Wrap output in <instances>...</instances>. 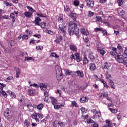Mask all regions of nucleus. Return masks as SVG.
<instances>
[{
  "mask_svg": "<svg viewBox=\"0 0 127 127\" xmlns=\"http://www.w3.org/2000/svg\"><path fill=\"white\" fill-rule=\"evenodd\" d=\"M96 18L97 19L96 21H98V22L100 23H103V21L101 16H96Z\"/></svg>",
  "mask_w": 127,
  "mask_h": 127,
  "instance_id": "c85d7f7f",
  "label": "nucleus"
},
{
  "mask_svg": "<svg viewBox=\"0 0 127 127\" xmlns=\"http://www.w3.org/2000/svg\"><path fill=\"white\" fill-rule=\"evenodd\" d=\"M78 26H79V24L77 22L69 23L68 32L70 35H74L75 34L78 36L79 31Z\"/></svg>",
  "mask_w": 127,
  "mask_h": 127,
  "instance_id": "f257e3e1",
  "label": "nucleus"
},
{
  "mask_svg": "<svg viewBox=\"0 0 127 127\" xmlns=\"http://www.w3.org/2000/svg\"><path fill=\"white\" fill-rule=\"evenodd\" d=\"M62 40V37L60 35H58L55 41L56 43H59Z\"/></svg>",
  "mask_w": 127,
  "mask_h": 127,
  "instance_id": "dca6fc26",
  "label": "nucleus"
},
{
  "mask_svg": "<svg viewBox=\"0 0 127 127\" xmlns=\"http://www.w3.org/2000/svg\"><path fill=\"white\" fill-rule=\"evenodd\" d=\"M117 2L119 6H121V5L123 4V0H118L117 1Z\"/></svg>",
  "mask_w": 127,
  "mask_h": 127,
  "instance_id": "5fc2aeb1",
  "label": "nucleus"
},
{
  "mask_svg": "<svg viewBox=\"0 0 127 127\" xmlns=\"http://www.w3.org/2000/svg\"><path fill=\"white\" fill-rule=\"evenodd\" d=\"M83 62L84 65H86L87 63H89V60L87 58V57H84V58L83 59Z\"/></svg>",
  "mask_w": 127,
  "mask_h": 127,
  "instance_id": "cd10ccee",
  "label": "nucleus"
},
{
  "mask_svg": "<svg viewBox=\"0 0 127 127\" xmlns=\"http://www.w3.org/2000/svg\"><path fill=\"white\" fill-rule=\"evenodd\" d=\"M50 56L55 57V58H58V57H59V56L56 54V53H51Z\"/></svg>",
  "mask_w": 127,
  "mask_h": 127,
  "instance_id": "e433bc0d",
  "label": "nucleus"
},
{
  "mask_svg": "<svg viewBox=\"0 0 127 127\" xmlns=\"http://www.w3.org/2000/svg\"><path fill=\"white\" fill-rule=\"evenodd\" d=\"M53 126V127H58V121L57 120L55 121L54 122Z\"/></svg>",
  "mask_w": 127,
  "mask_h": 127,
  "instance_id": "a18cd8bd",
  "label": "nucleus"
},
{
  "mask_svg": "<svg viewBox=\"0 0 127 127\" xmlns=\"http://www.w3.org/2000/svg\"><path fill=\"white\" fill-rule=\"evenodd\" d=\"M62 78V74H58L57 75V79L58 81H60V80Z\"/></svg>",
  "mask_w": 127,
  "mask_h": 127,
  "instance_id": "49530a36",
  "label": "nucleus"
},
{
  "mask_svg": "<svg viewBox=\"0 0 127 127\" xmlns=\"http://www.w3.org/2000/svg\"><path fill=\"white\" fill-rule=\"evenodd\" d=\"M46 33H48L49 34H50L51 35H53L54 34V33L53 31L50 30H46Z\"/></svg>",
  "mask_w": 127,
  "mask_h": 127,
  "instance_id": "79ce46f5",
  "label": "nucleus"
},
{
  "mask_svg": "<svg viewBox=\"0 0 127 127\" xmlns=\"http://www.w3.org/2000/svg\"><path fill=\"white\" fill-rule=\"evenodd\" d=\"M27 107L29 110H32L33 109V107L32 106V105L31 104H28L27 105Z\"/></svg>",
  "mask_w": 127,
  "mask_h": 127,
  "instance_id": "13d9d810",
  "label": "nucleus"
},
{
  "mask_svg": "<svg viewBox=\"0 0 127 127\" xmlns=\"http://www.w3.org/2000/svg\"><path fill=\"white\" fill-rule=\"evenodd\" d=\"M30 124V123L27 120H25V122H24V125L27 126V127H28V126H29Z\"/></svg>",
  "mask_w": 127,
  "mask_h": 127,
  "instance_id": "774afa93",
  "label": "nucleus"
},
{
  "mask_svg": "<svg viewBox=\"0 0 127 127\" xmlns=\"http://www.w3.org/2000/svg\"><path fill=\"white\" fill-rule=\"evenodd\" d=\"M109 110L110 111H111L113 114H116L117 113V112H118V110L113 109V108H109Z\"/></svg>",
  "mask_w": 127,
  "mask_h": 127,
  "instance_id": "ea45409f",
  "label": "nucleus"
},
{
  "mask_svg": "<svg viewBox=\"0 0 127 127\" xmlns=\"http://www.w3.org/2000/svg\"><path fill=\"white\" fill-rule=\"evenodd\" d=\"M24 15L26 17H28L29 18H30V17L32 16V13L30 12H26L24 13Z\"/></svg>",
  "mask_w": 127,
  "mask_h": 127,
  "instance_id": "4be33fe9",
  "label": "nucleus"
},
{
  "mask_svg": "<svg viewBox=\"0 0 127 127\" xmlns=\"http://www.w3.org/2000/svg\"><path fill=\"white\" fill-rule=\"evenodd\" d=\"M101 82L102 83V84H103L105 88H109V85H108L107 82H106V81H105L103 79H101Z\"/></svg>",
  "mask_w": 127,
  "mask_h": 127,
  "instance_id": "2f4dec72",
  "label": "nucleus"
},
{
  "mask_svg": "<svg viewBox=\"0 0 127 127\" xmlns=\"http://www.w3.org/2000/svg\"><path fill=\"white\" fill-rule=\"evenodd\" d=\"M26 60H34V59L32 58V57H26L25 58V61H26Z\"/></svg>",
  "mask_w": 127,
  "mask_h": 127,
  "instance_id": "3c124183",
  "label": "nucleus"
},
{
  "mask_svg": "<svg viewBox=\"0 0 127 127\" xmlns=\"http://www.w3.org/2000/svg\"><path fill=\"white\" fill-rule=\"evenodd\" d=\"M87 123H88V124H93L94 121L91 119H88L87 120Z\"/></svg>",
  "mask_w": 127,
  "mask_h": 127,
  "instance_id": "864d4df0",
  "label": "nucleus"
},
{
  "mask_svg": "<svg viewBox=\"0 0 127 127\" xmlns=\"http://www.w3.org/2000/svg\"><path fill=\"white\" fill-rule=\"evenodd\" d=\"M80 110L81 111L82 113L84 114V113H87V112H89L88 109H86V108L82 107L80 109Z\"/></svg>",
  "mask_w": 127,
  "mask_h": 127,
  "instance_id": "473e14b6",
  "label": "nucleus"
},
{
  "mask_svg": "<svg viewBox=\"0 0 127 127\" xmlns=\"http://www.w3.org/2000/svg\"><path fill=\"white\" fill-rule=\"evenodd\" d=\"M15 71H16V78H19L20 75V70L17 67H15Z\"/></svg>",
  "mask_w": 127,
  "mask_h": 127,
  "instance_id": "4468645a",
  "label": "nucleus"
},
{
  "mask_svg": "<svg viewBox=\"0 0 127 127\" xmlns=\"http://www.w3.org/2000/svg\"><path fill=\"white\" fill-rule=\"evenodd\" d=\"M69 48L72 51H77V46L74 44H70L69 46Z\"/></svg>",
  "mask_w": 127,
  "mask_h": 127,
  "instance_id": "6ab92c4d",
  "label": "nucleus"
},
{
  "mask_svg": "<svg viewBox=\"0 0 127 127\" xmlns=\"http://www.w3.org/2000/svg\"><path fill=\"white\" fill-rule=\"evenodd\" d=\"M37 113H36V112H34V114L31 115V117L32 118V119H35V118L37 117Z\"/></svg>",
  "mask_w": 127,
  "mask_h": 127,
  "instance_id": "37998d69",
  "label": "nucleus"
},
{
  "mask_svg": "<svg viewBox=\"0 0 127 127\" xmlns=\"http://www.w3.org/2000/svg\"><path fill=\"white\" fill-rule=\"evenodd\" d=\"M80 31L82 34H83V35H85L86 36H87V35H89V32L86 30V29L84 28H81Z\"/></svg>",
  "mask_w": 127,
  "mask_h": 127,
  "instance_id": "ddd939ff",
  "label": "nucleus"
},
{
  "mask_svg": "<svg viewBox=\"0 0 127 127\" xmlns=\"http://www.w3.org/2000/svg\"><path fill=\"white\" fill-rule=\"evenodd\" d=\"M89 69L90 71H95V70H96V64H95V63L90 64Z\"/></svg>",
  "mask_w": 127,
  "mask_h": 127,
  "instance_id": "f8f14e48",
  "label": "nucleus"
},
{
  "mask_svg": "<svg viewBox=\"0 0 127 127\" xmlns=\"http://www.w3.org/2000/svg\"><path fill=\"white\" fill-rule=\"evenodd\" d=\"M4 116L8 121H13V113L8 108H7L4 112Z\"/></svg>",
  "mask_w": 127,
  "mask_h": 127,
  "instance_id": "f03ea898",
  "label": "nucleus"
},
{
  "mask_svg": "<svg viewBox=\"0 0 127 127\" xmlns=\"http://www.w3.org/2000/svg\"><path fill=\"white\" fill-rule=\"evenodd\" d=\"M117 51H118V49L112 47L111 48V50L110 51V53L111 55H112V56H117L118 54H119V53H118Z\"/></svg>",
  "mask_w": 127,
  "mask_h": 127,
  "instance_id": "0eeeda50",
  "label": "nucleus"
},
{
  "mask_svg": "<svg viewBox=\"0 0 127 127\" xmlns=\"http://www.w3.org/2000/svg\"><path fill=\"white\" fill-rule=\"evenodd\" d=\"M39 26H41L42 28H45V26H46V23H40L39 25Z\"/></svg>",
  "mask_w": 127,
  "mask_h": 127,
  "instance_id": "58836bf2",
  "label": "nucleus"
},
{
  "mask_svg": "<svg viewBox=\"0 0 127 127\" xmlns=\"http://www.w3.org/2000/svg\"><path fill=\"white\" fill-rule=\"evenodd\" d=\"M105 122L107 124L106 125L108 126V127H113V125L112 124V123H111V121L109 120H106Z\"/></svg>",
  "mask_w": 127,
  "mask_h": 127,
  "instance_id": "a878e982",
  "label": "nucleus"
},
{
  "mask_svg": "<svg viewBox=\"0 0 127 127\" xmlns=\"http://www.w3.org/2000/svg\"><path fill=\"white\" fill-rule=\"evenodd\" d=\"M64 11L66 13H69V12H72V11H71V8H70V7L68 6H64Z\"/></svg>",
  "mask_w": 127,
  "mask_h": 127,
  "instance_id": "412c9836",
  "label": "nucleus"
},
{
  "mask_svg": "<svg viewBox=\"0 0 127 127\" xmlns=\"http://www.w3.org/2000/svg\"><path fill=\"white\" fill-rule=\"evenodd\" d=\"M73 4L75 6H78L80 4V2L79 1L75 0L73 2Z\"/></svg>",
  "mask_w": 127,
  "mask_h": 127,
  "instance_id": "c03bdc74",
  "label": "nucleus"
},
{
  "mask_svg": "<svg viewBox=\"0 0 127 127\" xmlns=\"http://www.w3.org/2000/svg\"><path fill=\"white\" fill-rule=\"evenodd\" d=\"M37 15L39 17H46V16L42 13H37Z\"/></svg>",
  "mask_w": 127,
  "mask_h": 127,
  "instance_id": "09e8293b",
  "label": "nucleus"
},
{
  "mask_svg": "<svg viewBox=\"0 0 127 127\" xmlns=\"http://www.w3.org/2000/svg\"><path fill=\"white\" fill-rule=\"evenodd\" d=\"M40 88L42 91H46L47 89V86L44 83H41L40 85Z\"/></svg>",
  "mask_w": 127,
  "mask_h": 127,
  "instance_id": "2eb2a0df",
  "label": "nucleus"
},
{
  "mask_svg": "<svg viewBox=\"0 0 127 127\" xmlns=\"http://www.w3.org/2000/svg\"><path fill=\"white\" fill-rule=\"evenodd\" d=\"M12 80H13V77L12 76H10V77H8V78H7L6 81L9 82V81H12Z\"/></svg>",
  "mask_w": 127,
  "mask_h": 127,
  "instance_id": "6e6d98bb",
  "label": "nucleus"
},
{
  "mask_svg": "<svg viewBox=\"0 0 127 127\" xmlns=\"http://www.w3.org/2000/svg\"><path fill=\"white\" fill-rule=\"evenodd\" d=\"M34 93H35V90L32 89H29L28 90V95H29V96H33Z\"/></svg>",
  "mask_w": 127,
  "mask_h": 127,
  "instance_id": "a211bd4d",
  "label": "nucleus"
},
{
  "mask_svg": "<svg viewBox=\"0 0 127 127\" xmlns=\"http://www.w3.org/2000/svg\"><path fill=\"white\" fill-rule=\"evenodd\" d=\"M107 81L109 83V85L110 87L112 88V89H116V86H115V83L113 82L112 79H109V80H107Z\"/></svg>",
  "mask_w": 127,
  "mask_h": 127,
  "instance_id": "1a4fd4ad",
  "label": "nucleus"
},
{
  "mask_svg": "<svg viewBox=\"0 0 127 127\" xmlns=\"http://www.w3.org/2000/svg\"><path fill=\"white\" fill-rule=\"evenodd\" d=\"M94 14H95V13H94L91 11H89L88 12V16L89 17H92V16H93Z\"/></svg>",
  "mask_w": 127,
  "mask_h": 127,
  "instance_id": "a19ab883",
  "label": "nucleus"
},
{
  "mask_svg": "<svg viewBox=\"0 0 127 127\" xmlns=\"http://www.w3.org/2000/svg\"><path fill=\"white\" fill-rule=\"evenodd\" d=\"M56 75H61L62 74V71L61 68L56 69Z\"/></svg>",
  "mask_w": 127,
  "mask_h": 127,
  "instance_id": "393cba45",
  "label": "nucleus"
},
{
  "mask_svg": "<svg viewBox=\"0 0 127 127\" xmlns=\"http://www.w3.org/2000/svg\"><path fill=\"white\" fill-rule=\"evenodd\" d=\"M26 8L31 12H36V10H34L32 7L29 6H26Z\"/></svg>",
  "mask_w": 127,
  "mask_h": 127,
  "instance_id": "b1692460",
  "label": "nucleus"
},
{
  "mask_svg": "<svg viewBox=\"0 0 127 127\" xmlns=\"http://www.w3.org/2000/svg\"><path fill=\"white\" fill-rule=\"evenodd\" d=\"M103 69H106L107 70H109L110 68V66H109V64H108V63H105L104 65L102 67Z\"/></svg>",
  "mask_w": 127,
  "mask_h": 127,
  "instance_id": "c756f323",
  "label": "nucleus"
},
{
  "mask_svg": "<svg viewBox=\"0 0 127 127\" xmlns=\"http://www.w3.org/2000/svg\"><path fill=\"white\" fill-rule=\"evenodd\" d=\"M117 48L120 51H124V50L122 48V46L120 44H118L117 46Z\"/></svg>",
  "mask_w": 127,
  "mask_h": 127,
  "instance_id": "de8ad7c7",
  "label": "nucleus"
},
{
  "mask_svg": "<svg viewBox=\"0 0 127 127\" xmlns=\"http://www.w3.org/2000/svg\"><path fill=\"white\" fill-rule=\"evenodd\" d=\"M70 17H71L74 21H76L77 20V14L76 13H73V12H71L69 15Z\"/></svg>",
  "mask_w": 127,
  "mask_h": 127,
  "instance_id": "9d476101",
  "label": "nucleus"
},
{
  "mask_svg": "<svg viewBox=\"0 0 127 127\" xmlns=\"http://www.w3.org/2000/svg\"><path fill=\"white\" fill-rule=\"evenodd\" d=\"M97 52L98 53H100L101 55H104L106 54V51L104 50L103 47L102 46V44H101L100 41H98V44H97Z\"/></svg>",
  "mask_w": 127,
  "mask_h": 127,
  "instance_id": "20e7f679",
  "label": "nucleus"
},
{
  "mask_svg": "<svg viewBox=\"0 0 127 127\" xmlns=\"http://www.w3.org/2000/svg\"><path fill=\"white\" fill-rule=\"evenodd\" d=\"M81 103H86V102H88L89 101V98L87 97H82L80 98V100Z\"/></svg>",
  "mask_w": 127,
  "mask_h": 127,
  "instance_id": "aec40b11",
  "label": "nucleus"
},
{
  "mask_svg": "<svg viewBox=\"0 0 127 127\" xmlns=\"http://www.w3.org/2000/svg\"><path fill=\"white\" fill-rule=\"evenodd\" d=\"M43 107H44V106H43V104L41 103L37 106V109L38 110H39V111H41L42 110V109L43 108Z\"/></svg>",
  "mask_w": 127,
  "mask_h": 127,
  "instance_id": "bb28decb",
  "label": "nucleus"
},
{
  "mask_svg": "<svg viewBox=\"0 0 127 127\" xmlns=\"http://www.w3.org/2000/svg\"><path fill=\"white\" fill-rule=\"evenodd\" d=\"M66 75L67 76H72L73 75V72L70 70H67L65 72Z\"/></svg>",
  "mask_w": 127,
  "mask_h": 127,
  "instance_id": "f704fd0d",
  "label": "nucleus"
},
{
  "mask_svg": "<svg viewBox=\"0 0 127 127\" xmlns=\"http://www.w3.org/2000/svg\"><path fill=\"white\" fill-rule=\"evenodd\" d=\"M58 20L59 22H61V23H62V22H63V21H64V20L61 17H59Z\"/></svg>",
  "mask_w": 127,
  "mask_h": 127,
  "instance_id": "e2e57ef3",
  "label": "nucleus"
},
{
  "mask_svg": "<svg viewBox=\"0 0 127 127\" xmlns=\"http://www.w3.org/2000/svg\"><path fill=\"white\" fill-rule=\"evenodd\" d=\"M51 103H52V105H53V106H55V105H56V104H57V100L53 97H51Z\"/></svg>",
  "mask_w": 127,
  "mask_h": 127,
  "instance_id": "5701e85b",
  "label": "nucleus"
},
{
  "mask_svg": "<svg viewBox=\"0 0 127 127\" xmlns=\"http://www.w3.org/2000/svg\"><path fill=\"white\" fill-rule=\"evenodd\" d=\"M34 37H37V38H41V35L40 34H35L33 35Z\"/></svg>",
  "mask_w": 127,
  "mask_h": 127,
  "instance_id": "680f3d73",
  "label": "nucleus"
},
{
  "mask_svg": "<svg viewBox=\"0 0 127 127\" xmlns=\"http://www.w3.org/2000/svg\"><path fill=\"white\" fill-rule=\"evenodd\" d=\"M87 5L88 7H90V8H92V7H94V2L92 1H90L89 0H86Z\"/></svg>",
  "mask_w": 127,
  "mask_h": 127,
  "instance_id": "6e6552de",
  "label": "nucleus"
},
{
  "mask_svg": "<svg viewBox=\"0 0 127 127\" xmlns=\"http://www.w3.org/2000/svg\"><path fill=\"white\" fill-rule=\"evenodd\" d=\"M75 74H76L77 77H80V78H83L84 77V72H83V71L78 70L75 72Z\"/></svg>",
  "mask_w": 127,
  "mask_h": 127,
  "instance_id": "9b49d317",
  "label": "nucleus"
},
{
  "mask_svg": "<svg viewBox=\"0 0 127 127\" xmlns=\"http://www.w3.org/2000/svg\"><path fill=\"white\" fill-rule=\"evenodd\" d=\"M70 58H71V59H74L75 60H76L77 62L82 61V57H80V55L78 53H75V55H71Z\"/></svg>",
  "mask_w": 127,
  "mask_h": 127,
  "instance_id": "39448f33",
  "label": "nucleus"
},
{
  "mask_svg": "<svg viewBox=\"0 0 127 127\" xmlns=\"http://www.w3.org/2000/svg\"><path fill=\"white\" fill-rule=\"evenodd\" d=\"M10 18H12V19L15 18V15H14V13H11L10 14Z\"/></svg>",
  "mask_w": 127,
  "mask_h": 127,
  "instance_id": "338daca9",
  "label": "nucleus"
},
{
  "mask_svg": "<svg viewBox=\"0 0 127 127\" xmlns=\"http://www.w3.org/2000/svg\"><path fill=\"white\" fill-rule=\"evenodd\" d=\"M59 30L61 33H63V35H66V26H64L63 24L59 25Z\"/></svg>",
  "mask_w": 127,
  "mask_h": 127,
  "instance_id": "423d86ee",
  "label": "nucleus"
},
{
  "mask_svg": "<svg viewBox=\"0 0 127 127\" xmlns=\"http://www.w3.org/2000/svg\"><path fill=\"white\" fill-rule=\"evenodd\" d=\"M98 31H103V28H96V32H98Z\"/></svg>",
  "mask_w": 127,
  "mask_h": 127,
  "instance_id": "69168bd1",
  "label": "nucleus"
},
{
  "mask_svg": "<svg viewBox=\"0 0 127 127\" xmlns=\"http://www.w3.org/2000/svg\"><path fill=\"white\" fill-rule=\"evenodd\" d=\"M1 94L5 98H6L7 97V94H6V92H5V91H4L3 90H2Z\"/></svg>",
  "mask_w": 127,
  "mask_h": 127,
  "instance_id": "603ef678",
  "label": "nucleus"
},
{
  "mask_svg": "<svg viewBox=\"0 0 127 127\" xmlns=\"http://www.w3.org/2000/svg\"><path fill=\"white\" fill-rule=\"evenodd\" d=\"M39 22H41V19H40V18L38 17H35V24H36V25L39 26L40 24V23Z\"/></svg>",
  "mask_w": 127,
  "mask_h": 127,
  "instance_id": "f3484780",
  "label": "nucleus"
},
{
  "mask_svg": "<svg viewBox=\"0 0 127 127\" xmlns=\"http://www.w3.org/2000/svg\"><path fill=\"white\" fill-rule=\"evenodd\" d=\"M72 106L73 107H78V104L76 102V101H72Z\"/></svg>",
  "mask_w": 127,
  "mask_h": 127,
  "instance_id": "4d7b16f0",
  "label": "nucleus"
},
{
  "mask_svg": "<svg viewBox=\"0 0 127 127\" xmlns=\"http://www.w3.org/2000/svg\"><path fill=\"white\" fill-rule=\"evenodd\" d=\"M106 78L107 80L108 81L109 80H111L112 79V76H111V74H109V72L106 73Z\"/></svg>",
  "mask_w": 127,
  "mask_h": 127,
  "instance_id": "7c9ffc66",
  "label": "nucleus"
},
{
  "mask_svg": "<svg viewBox=\"0 0 127 127\" xmlns=\"http://www.w3.org/2000/svg\"><path fill=\"white\" fill-rule=\"evenodd\" d=\"M22 39H28V35H24L22 37Z\"/></svg>",
  "mask_w": 127,
  "mask_h": 127,
  "instance_id": "0e129e2a",
  "label": "nucleus"
},
{
  "mask_svg": "<svg viewBox=\"0 0 127 127\" xmlns=\"http://www.w3.org/2000/svg\"><path fill=\"white\" fill-rule=\"evenodd\" d=\"M4 87H6V84H4L0 82V90H3V88H4Z\"/></svg>",
  "mask_w": 127,
  "mask_h": 127,
  "instance_id": "c9c22d12",
  "label": "nucleus"
},
{
  "mask_svg": "<svg viewBox=\"0 0 127 127\" xmlns=\"http://www.w3.org/2000/svg\"><path fill=\"white\" fill-rule=\"evenodd\" d=\"M118 13L119 15H120V16H123V15L125 14V11L122 10L121 11H118Z\"/></svg>",
  "mask_w": 127,
  "mask_h": 127,
  "instance_id": "4c0bfd02",
  "label": "nucleus"
},
{
  "mask_svg": "<svg viewBox=\"0 0 127 127\" xmlns=\"http://www.w3.org/2000/svg\"><path fill=\"white\" fill-rule=\"evenodd\" d=\"M115 58L117 62H119V63H123L125 64H127V58L124 56V55H121V53L118 54Z\"/></svg>",
  "mask_w": 127,
  "mask_h": 127,
  "instance_id": "7ed1b4c3",
  "label": "nucleus"
},
{
  "mask_svg": "<svg viewBox=\"0 0 127 127\" xmlns=\"http://www.w3.org/2000/svg\"><path fill=\"white\" fill-rule=\"evenodd\" d=\"M58 126H60V127H64V122H58Z\"/></svg>",
  "mask_w": 127,
  "mask_h": 127,
  "instance_id": "052dcab7",
  "label": "nucleus"
},
{
  "mask_svg": "<svg viewBox=\"0 0 127 127\" xmlns=\"http://www.w3.org/2000/svg\"><path fill=\"white\" fill-rule=\"evenodd\" d=\"M30 86H32L33 87H35V88H36L37 89H38L39 88V86H38V84L36 83L31 84H30Z\"/></svg>",
  "mask_w": 127,
  "mask_h": 127,
  "instance_id": "8fccbe9b",
  "label": "nucleus"
},
{
  "mask_svg": "<svg viewBox=\"0 0 127 127\" xmlns=\"http://www.w3.org/2000/svg\"><path fill=\"white\" fill-rule=\"evenodd\" d=\"M123 56L127 58V47H125V50L123 52Z\"/></svg>",
  "mask_w": 127,
  "mask_h": 127,
  "instance_id": "72a5a7b5",
  "label": "nucleus"
},
{
  "mask_svg": "<svg viewBox=\"0 0 127 127\" xmlns=\"http://www.w3.org/2000/svg\"><path fill=\"white\" fill-rule=\"evenodd\" d=\"M89 58H90L91 60H92V61H93V60H95V57H94L93 55L90 54L89 55Z\"/></svg>",
  "mask_w": 127,
  "mask_h": 127,
  "instance_id": "bf43d9fd",
  "label": "nucleus"
}]
</instances>
